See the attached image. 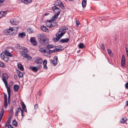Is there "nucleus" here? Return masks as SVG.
<instances>
[{
  "instance_id": "obj_1",
  "label": "nucleus",
  "mask_w": 128,
  "mask_h": 128,
  "mask_svg": "<svg viewBox=\"0 0 128 128\" xmlns=\"http://www.w3.org/2000/svg\"><path fill=\"white\" fill-rule=\"evenodd\" d=\"M52 22L50 21V20H47L46 21V26L50 28H52V26L55 27L58 26V25L57 24V23H54V24H55L56 25H52L51 23Z\"/></svg>"
},
{
  "instance_id": "obj_2",
  "label": "nucleus",
  "mask_w": 128,
  "mask_h": 128,
  "mask_svg": "<svg viewBox=\"0 0 128 128\" xmlns=\"http://www.w3.org/2000/svg\"><path fill=\"white\" fill-rule=\"evenodd\" d=\"M33 59L34 61L37 64H42L43 60L41 58L36 56Z\"/></svg>"
},
{
  "instance_id": "obj_3",
  "label": "nucleus",
  "mask_w": 128,
  "mask_h": 128,
  "mask_svg": "<svg viewBox=\"0 0 128 128\" xmlns=\"http://www.w3.org/2000/svg\"><path fill=\"white\" fill-rule=\"evenodd\" d=\"M46 37H47L45 35L42 34H38L37 36L38 40L39 42Z\"/></svg>"
},
{
  "instance_id": "obj_4",
  "label": "nucleus",
  "mask_w": 128,
  "mask_h": 128,
  "mask_svg": "<svg viewBox=\"0 0 128 128\" xmlns=\"http://www.w3.org/2000/svg\"><path fill=\"white\" fill-rule=\"evenodd\" d=\"M2 80L4 84H7V80L8 78V76L6 73H4L2 75Z\"/></svg>"
},
{
  "instance_id": "obj_5",
  "label": "nucleus",
  "mask_w": 128,
  "mask_h": 128,
  "mask_svg": "<svg viewBox=\"0 0 128 128\" xmlns=\"http://www.w3.org/2000/svg\"><path fill=\"white\" fill-rule=\"evenodd\" d=\"M48 42L49 40L47 37H46L45 38V39L42 41L40 42V43L42 45L44 46H46L48 44Z\"/></svg>"
},
{
  "instance_id": "obj_6",
  "label": "nucleus",
  "mask_w": 128,
  "mask_h": 128,
  "mask_svg": "<svg viewBox=\"0 0 128 128\" xmlns=\"http://www.w3.org/2000/svg\"><path fill=\"white\" fill-rule=\"evenodd\" d=\"M2 53L0 54V57L2 60H3L5 62H8L9 60V57L8 56L5 54H2Z\"/></svg>"
},
{
  "instance_id": "obj_7",
  "label": "nucleus",
  "mask_w": 128,
  "mask_h": 128,
  "mask_svg": "<svg viewBox=\"0 0 128 128\" xmlns=\"http://www.w3.org/2000/svg\"><path fill=\"white\" fill-rule=\"evenodd\" d=\"M59 12H57L54 16H53L50 19V21L52 22L57 19L60 14Z\"/></svg>"
},
{
  "instance_id": "obj_8",
  "label": "nucleus",
  "mask_w": 128,
  "mask_h": 128,
  "mask_svg": "<svg viewBox=\"0 0 128 128\" xmlns=\"http://www.w3.org/2000/svg\"><path fill=\"white\" fill-rule=\"evenodd\" d=\"M52 9L53 11L55 13L60 12L59 14L60 13L61 10L60 8H58L56 6H54L52 8Z\"/></svg>"
},
{
  "instance_id": "obj_9",
  "label": "nucleus",
  "mask_w": 128,
  "mask_h": 128,
  "mask_svg": "<svg viewBox=\"0 0 128 128\" xmlns=\"http://www.w3.org/2000/svg\"><path fill=\"white\" fill-rule=\"evenodd\" d=\"M30 42L32 43L34 46H36L37 44V42H36V39L34 37L31 38L30 39Z\"/></svg>"
},
{
  "instance_id": "obj_10",
  "label": "nucleus",
  "mask_w": 128,
  "mask_h": 128,
  "mask_svg": "<svg viewBox=\"0 0 128 128\" xmlns=\"http://www.w3.org/2000/svg\"><path fill=\"white\" fill-rule=\"evenodd\" d=\"M69 38H65L64 39H62L59 41V42H61L62 43H68L69 41Z\"/></svg>"
},
{
  "instance_id": "obj_11",
  "label": "nucleus",
  "mask_w": 128,
  "mask_h": 128,
  "mask_svg": "<svg viewBox=\"0 0 128 128\" xmlns=\"http://www.w3.org/2000/svg\"><path fill=\"white\" fill-rule=\"evenodd\" d=\"M16 47L17 48H18L19 49H22L23 50H24V51H25V50H26V48L24 46H20V44H16Z\"/></svg>"
},
{
  "instance_id": "obj_12",
  "label": "nucleus",
  "mask_w": 128,
  "mask_h": 128,
  "mask_svg": "<svg viewBox=\"0 0 128 128\" xmlns=\"http://www.w3.org/2000/svg\"><path fill=\"white\" fill-rule=\"evenodd\" d=\"M40 28L44 32H48V29L45 26H40Z\"/></svg>"
},
{
  "instance_id": "obj_13",
  "label": "nucleus",
  "mask_w": 128,
  "mask_h": 128,
  "mask_svg": "<svg viewBox=\"0 0 128 128\" xmlns=\"http://www.w3.org/2000/svg\"><path fill=\"white\" fill-rule=\"evenodd\" d=\"M26 51H24H24H23V52H22V56L26 58H28L30 56H28L27 54L26 53V52H27V49H26V50H25Z\"/></svg>"
},
{
  "instance_id": "obj_14",
  "label": "nucleus",
  "mask_w": 128,
  "mask_h": 128,
  "mask_svg": "<svg viewBox=\"0 0 128 128\" xmlns=\"http://www.w3.org/2000/svg\"><path fill=\"white\" fill-rule=\"evenodd\" d=\"M16 71L18 74V77L19 78H22L23 76V74L18 69H16Z\"/></svg>"
},
{
  "instance_id": "obj_15",
  "label": "nucleus",
  "mask_w": 128,
  "mask_h": 128,
  "mask_svg": "<svg viewBox=\"0 0 128 128\" xmlns=\"http://www.w3.org/2000/svg\"><path fill=\"white\" fill-rule=\"evenodd\" d=\"M18 37L20 38H24L26 36V34L24 32L20 33L18 34Z\"/></svg>"
},
{
  "instance_id": "obj_16",
  "label": "nucleus",
  "mask_w": 128,
  "mask_h": 128,
  "mask_svg": "<svg viewBox=\"0 0 128 128\" xmlns=\"http://www.w3.org/2000/svg\"><path fill=\"white\" fill-rule=\"evenodd\" d=\"M6 11H1L0 12V18H2V17L6 15Z\"/></svg>"
},
{
  "instance_id": "obj_17",
  "label": "nucleus",
  "mask_w": 128,
  "mask_h": 128,
  "mask_svg": "<svg viewBox=\"0 0 128 128\" xmlns=\"http://www.w3.org/2000/svg\"><path fill=\"white\" fill-rule=\"evenodd\" d=\"M32 0H21V1L25 4H30L32 2Z\"/></svg>"
},
{
  "instance_id": "obj_18",
  "label": "nucleus",
  "mask_w": 128,
  "mask_h": 128,
  "mask_svg": "<svg viewBox=\"0 0 128 128\" xmlns=\"http://www.w3.org/2000/svg\"><path fill=\"white\" fill-rule=\"evenodd\" d=\"M22 110V108L20 106L18 108H16L15 109L16 112L15 113V114L16 116H17L18 112H20V111H21Z\"/></svg>"
},
{
  "instance_id": "obj_19",
  "label": "nucleus",
  "mask_w": 128,
  "mask_h": 128,
  "mask_svg": "<svg viewBox=\"0 0 128 128\" xmlns=\"http://www.w3.org/2000/svg\"><path fill=\"white\" fill-rule=\"evenodd\" d=\"M20 86L18 85H15L14 86V90L15 92H16L18 90Z\"/></svg>"
},
{
  "instance_id": "obj_20",
  "label": "nucleus",
  "mask_w": 128,
  "mask_h": 128,
  "mask_svg": "<svg viewBox=\"0 0 128 128\" xmlns=\"http://www.w3.org/2000/svg\"><path fill=\"white\" fill-rule=\"evenodd\" d=\"M10 29H8L7 30H5L4 31V34L7 35H8L10 34H11L10 33Z\"/></svg>"
},
{
  "instance_id": "obj_21",
  "label": "nucleus",
  "mask_w": 128,
  "mask_h": 128,
  "mask_svg": "<svg viewBox=\"0 0 128 128\" xmlns=\"http://www.w3.org/2000/svg\"><path fill=\"white\" fill-rule=\"evenodd\" d=\"M66 32H61L60 34H58L57 33L56 34H57V35H58V36L59 37V38H60L62 37V36L64 35Z\"/></svg>"
},
{
  "instance_id": "obj_22",
  "label": "nucleus",
  "mask_w": 128,
  "mask_h": 128,
  "mask_svg": "<svg viewBox=\"0 0 128 128\" xmlns=\"http://www.w3.org/2000/svg\"><path fill=\"white\" fill-rule=\"evenodd\" d=\"M47 61L46 60H44L43 62V64L44 65V68L46 70H47L48 68L46 66L47 64Z\"/></svg>"
},
{
  "instance_id": "obj_23",
  "label": "nucleus",
  "mask_w": 128,
  "mask_h": 128,
  "mask_svg": "<svg viewBox=\"0 0 128 128\" xmlns=\"http://www.w3.org/2000/svg\"><path fill=\"white\" fill-rule=\"evenodd\" d=\"M31 69L34 72H37L38 71L37 68L35 66L33 67L31 66L30 67Z\"/></svg>"
},
{
  "instance_id": "obj_24",
  "label": "nucleus",
  "mask_w": 128,
  "mask_h": 128,
  "mask_svg": "<svg viewBox=\"0 0 128 128\" xmlns=\"http://www.w3.org/2000/svg\"><path fill=\"white\" fill-rule=\"evenodd\" d=\"M5 86L6 88L7 89V90L8 94H10L11 92V90H10V87H9L7 85V84H5Z\"/></svg>"
},
{
  "instance_id": "obj_25",
  "label": "nucleus",
  "mask_w": 128,
  "mask_h": 128,
  "mask_svg": "<svg viewBox=\"0 0 128 128\" xmlns=\"http://www.w3.org/2000/svg\"><path fill=\"white\" fill-rule=\"evenodd\" d=\"M87 0H82V5L83 8H84L86 6V4Z\"/></svg>"
},
{
  "instance_id": "obj_26",
  "label": "nucleus",
  "mask_w": 128,
  "mask_h": 128,
  "mask_svg": "<svg viewBox=\"0 0 128 128\" xmlns=\"http://www.w3.org/2000/svg\"><path fill=\"white\" fill-rule=\"evenodd\" d=\"M56 36L57 37V38H56L55 37L53 39L54 40V42H57L59 40L60 38H59V37L58 36V35H57V34H56Z\"/></svg>"
},
{
  "instance_id": "obj_27",
  "label": "nucleus",
  "mask_w": 128,
  "mask_h": 128,
  "mask_svg": "<svg viewBox=\"0 0 128 128\" xmlns=\"http://www.w3.org/2000/svg\"><path fill=\"white\" fill-rule=\"evenodd\" d=\"M68 28L67 27H64L60 29L58 32H62L64 30H68Z\"/></svg>"
},
{
  "instance_id": "obj_28",
  "label": "nucleus",
  "mask_w": 128,
  "mask_h": 128,
  "mask_svg": "<svg viewBox=\"0 0 128 128\" xmlns=\"http://www.w3.org/2000/svg\"><path fill=\"white\" fill-rule=\"evenodd\" d=\"M50 63L53 64L54 66H56L57 64V62L54 61V60L51 59L50 60Z\"/></svg>"
},
{
  "instance_id": "obj_29",
  "label": "nucleus",
  "mask_w": 128,
  "mask_h": 128,
  "mask_svg": "<svg viewBox=\"0 0 128 128\" xmlns=\"http://www.w3.org/2000/svg\"><path fill=\"white\" fill-rule=\"evenodd\" d=\"M18 68H20V69L22 71H23L24 70V68L23 66L21 64H19L18 65Z\"/></svg>"
},
{
  "instance_id": "obj_30",
  "label": "nucleus",
  "mask_w": 128,
  "mask_h": 128,
  "mask_svg": "<svg viewBox=\"0 0 128 128\" xmlns=\"http://www.w3.org/2000/svg\"><path fill=\"white\" fill-rule=\"evenodd\" d=\"M60 3H61V1L60 0H57L54 2V4L55 6H58L60 4Z\"/></svg>"
},
{
  "instance_id": "obj_31",
  "label": "nucleus",
  "mask_w": 128,
  "mask_h": 128,
  "mask_svg": "<svg viewBox=\"0 0 128 128\" xmlns=\"http://www.w3.org/2000/svg\"><path fill=\"white\" fill-rule=\"evenodd\" d=\"M125 60H122L121 62V64L122 67H124L125 66Z\"/></svg>"
},
{
  "instance_id": "obj_32",
  "label": "nucleus",
  "mask_w": 128,
  "mask_h": 128,
  "mask_svg": "<svg viewBox=\"0 0 128 128\" xmlns=\"http://www.w3.org/2000/svg\"><path fill=\"white\" fill-rule=\"evenodd\" d=\"M55 47V46L54 45H52V44H48L46 47L48 49H50L54 48Z\"/></svg>"
},
{
  "instance_id": "obj_33",
  "label": "nucleus",
  "mask_w": 128,
  "mask_h": 128,
  "mask_svg": "<svg viewBox=\"0 0 128 128\" xmlns=\"http://www.w3.org/2000/svg\"><path fill=\"white\" fill-rule=\"evenodd\" d=\"M126 121V117L124 118H122L120 120V122L122 123H124Z\"/></svg>"
},
{
  "instance_id": "obj_34",
  "label": "nucleus",
  "mask_w": 128,
  "mask_h": 128,
  "mask_svg": "<svg viewBox=\"0 0 128 128\" xmlns=\"http://www.w3.org/2000/svg\"><path fill=\"white\" fill-rule=\"evenodd\" d=\"M12 124L13 126H17V122L16 120H14L12 122Z\"/></svg>"
},
{
  "instance_id": "obj_35",
  "label": "nucleus",
  "mask_w": 128,
  "mask_h": 128,
  "mask_svg": "<svg viewBox=\"0 0 128 128\" xmlns=\"http://www.w3.org/2000/svg\"><path fill=\"white\" fill-rule=\"evenodd\" d=\"M107 51L110 56H113V53L112 52L111 50L109 49H107Z\"/></svg>"
},
{
  "instance_id": "obj_36",
  "label": "nucleus",
  "mask_w": 128,
  "mask_h": 128,
  "mask_svg": "<svg viewBox=\"0 0 128 128\" xmlns=\"http://www.w3.org/2000/svg\"><path fill=\"white\" fill-rule=\"evenodd\" d=\"M8 106V103L7 100H4V106L5 108H7Z\"/></svg>"
},
{
  "instance_id": "obj_37",
  "label": "nucleus",
  "mask_w": 128,
  "mask_h": 128,
  "mask_svg": "<svg viewBox=\"0 0 128 128\" xmlns=\"http://www.w3.org/2000/svg\"><path fill=\"white\" fill-rule=\"evenodd\" d=\"M79 48L81 49H82L85 47L84 44L82 43H80L79 46Z\"/></svg>"
},
{
  "instance_id": "obj_38",
  "label": "nucleus",
  "mask_w": 128,
  "mask_h": 128,
  "mask_svg": "<svg viewBox=\"0 0 128 128\" xmlns=\"http://www.w3.org/2000/svg\"><path fill=\"white\" fill-rule=\"evenodd\" d=\"M10 53V52H8L7 50H6V52H2L1 53H2V54H5V55H6L8 56V54Z\"/></svg>"
},
{
  "instance_id": "obj_39",
  "label": "nucleus",
  "mask_w": 128,
  "mask_h": 128,
  "mask_svg": "<svg viewBox=\"0 0 128 128\" xmlns=\"http://www.w3.org/2000/svg\"><path fill=\"white\" fill-rule=\"evenodd\" d=\"M18 28L17 27H14V28H9L8 29H10V31L11 32L13 30H16V31L18 30Z\"/></svg>"
},
{
  "instance_id": "obj_40",
  "label": "nucleus",
  "mask_w": 128,
  "mask_h": 128,
  "mask_svg": "<svg viewBox=\"0 0 128 128\" xmlns=\"http://www.w3.org/2000/svg\"><path fill=\"white\" fill-rule=\"evenodd\" d=\"M100 48L102 50H105L104 45L103 43H102L100 44Z\"/></svg>"
},
{
  "instance_id": "obj_41",
  "label": "nucleus",
  "mask_w": 128,
  "mask_h": 128,
  "mask_svg": "<svg viewBox=\"0 0 128 128\" xmlns=\"http://www.w3.org/2000/svg\"><path fill=\"white\" fill-rule=\"evenodd\" d=\"M27 31L29 33L31 34L34 31L31 28H29L28 29Z\"/></svg>"
},
{
  "instance_id": "obj_42",
  "label": "nucleus",
  "mask_w": 128,
  "mask_h": 128,
  "mask_svg": "<svg viewBox=\"0 0 128 128\" xmlns=\"http://www.w3.org/2000/svg\"><path fill=\"white\" fill-rule=\"evenodd\" d=\"M126 50L127 56L128 57V45H126Z\"/></svg>"
},
{
  "instance_id": "obj_43",
  "label": "nucleus",
  "mask_w": 128,
  "mask_h": 128,
  "mask_svg": "<svg viewBox=\"0 0 128 128\" xmlns=\"http://www.w3.org/2000/svg\"><path fill=\"white\" fill-rule=\"evenodd\" d=\"M60 3V4L58 6H60V7H61L63 9H64V7L62 2H61V3Z\"/></svg>"
},
{
  "instance_id": "obj_44",
  "label": "nucleus",
  "mask_w": 128,
  "mask_h": 128,
  "mask_svg": "<svg viewBox=\"0 0 128 128\" xmlns=\"http://www.w3.org/2000/svg\"><path fill=\"white\" fill-rule=\"evenodd\" d=\"M8 103L9 104L10 103V94H8Z\"/></svg>"
},
{
  "instance_id": "obj_45",
  "label": "nucleus",
  "mask_w": 128,
  "mask_h": 128,
  "mask_svg": "<svg viewBox=\"0 0 128 128\" xmlns=\"http://www.w3.org/2000/svg\"><path fill=\"white\" fill-rule=\"evenodd\" d=\"M55 48L56 49V52H58L61 51L63 50V49H60V48H58L56 47H55Z\"/></svg>"
},
{
  "instance_id": "obj_46",
  "label": "nucleus",
  "mask_w": 128,
  "mask_h": 128,
  "mask_svg": "<svg viewBox=\"0 0 128 128\" xmlns=\"http://www.w3.org/2000/svg\"><path fill=\"white\" fill-rule=\"evenodd\" d=\"M0 66L2 68L5 67V66L4 63L1 61H0Z\"/></svg>"
},
{
  "instance_id": "obj_47",
  "label": "nucleus",
  "mask_w": 128,
  "mask_h": 128,
  "mask_svg": "<svg viewBox=\"0 0 128 128\" xmlns=\"http://www.w3.org/2000/svg\"><path fill=\"white\" fill-rule=\"evenodd\" d=\"M21 106H22V109L25 108H26V106L23 102H22L21 104Z\"/></svg>"
},
{
  "instance_id": "obj_48",
  "label": "nucleus",
  "mask_w": 128,
  "mask_h": 128,
  "mask_svg": "<svg viewBox=\"0 0 128 128\" xmlns=\"http://www.w3.org/2000/svg\"><path fill=\"white\" fill-rule=\"evenodd\" d=\"M11 23L12 24H16L15 22L14 21L13 19H10V20Z\"/></svg>"
},
{
  "instance_id": "obj_49",
  "label": "nucleus",
  "mask_w": 128,
  "mask_h": 128,
  "mask_svg": "<svg viewBox=\"0 0 128 128\" xmlns=\"http://www.w3.org/2000/svg\"><path fill=\"white\" fill-rule=\"evenodd\" d=\"M4 100H7V96L6 94L4 93Z\"/></svg>"
},
{
  "instance_id": "obj_50",
  "label": "nucleus",
  "mask_w": 128,
  "mask_h": 128,
  "mask_svg": "<svg viewBox=\"0 0 128 128\" xmlns=\"http://www.w3.org/2000/svg\"><path fill=\"white\" fill-rule=\"evenodd\" d=\"M13 108L10 109V115H12V114H13Z\"/></svg>"
},
{
  "instance_id": "obj_51",
  "label": "nucleus",
  "mask_w": 128,
  "mask_h": 128,
  "mask_svg": "<svg viewBox=\"0 0 128 128\" xmlns=\"http://www.w3.org/2000/svg\"><path fill=\"white\" fill-rule=\"evenodd\" d=\"M4 109L3 108H2L1 110L0 114H2L4 115Z\"/></svg>"
},
{
  "instance_id": "obj_52",
  "label": "nucleus",
  "mask_w": 128,
  "mask_h": 128,
  "mask_svg": "<svg viewBox=\"0 0 128 128\" xmlns=\"http://www.w3.org/2000/svg\"><path fill=\"white\" fill-rule=\"evenodd\" d=\"M44 48H40V52H41L42 53H43L44 52H43V50L44 49Z\"/></svg>"
},
{
  "instance_id": "obj_53",
  "label": "nucleus",
  "mask_w": 128,
  "mask_h": 128,
  "mask_svg": "<svg viewBox=\"0 0 128 128\" xmlns=\"http://www.w3.org/2000/svg\"><path fill=\"white\" fill-rule=\"evenodd\" d=\"M53 59L54 60H56L55 61H56L57 62L58 57L56 56H54L53 57Z\"/></svg>"
},
{
  "instance_id": "obj_54",
  "label": "nucleus",
  "mask_w": 128,
  "mask_h": 128,
  "mask_svg": "<svg viewBox=\"0 0 128 128\" xmlns=\"http://www.w3.org/2000/svg\"><path fill=\"white\" fill-rule=\"evenodd\" d=\"M34 108L37 109L38 108V104H36L34 106Z\"/></svg>"
},
{
  "instance_id": "obj_55",
  "label": "nucleus",
  "mask_w": 128,
  "mask_h": 128,
  "mask_svg": "<svg viewBox=\"0 0 128 128\" xmlns=\"http://www.w3.org/2000/svg\"><path fill=\"white\" fill-rule=\"evenodd\" d=\"M21 115L22 116H23L24 115V112L23 110H22L21 111Z\"/></svg>"
},
{
  "instance_id": "obj_56",
  "label": "nucleus",
  "mask_w": 128,
  "mask_h": 128,
  "mask_svg": "<svg viewBox=\"0 0 128 128\" xmlns=\"http://www.w3.org/2000/svg\"><path fill=\"white\" fill-rule=\"evenodd\" d=\"M76 26H79V24H80V23L78 21V20H76Z\"/></svg>"
},
{
  "instance_id": "obj_57",
  "label": "nucleus",
  "mask_w": 128,
  "mask_h": 128,
  "mask_svg": "<svg viewBox=\"0 0 128 128\" xmlns=\"http://www.w3.org/2000/svg\"><path fill=\"white\" fill-rule=\"evenodd\" d=\"M125 86L126 89H128V82H126V84Z\"/></svg>"
},
{
  "instance_id": "obj_58",
  "label": "nucleus",
  "mask_w": 128,
  "mask_h": 128,
  "mask_svg": "<svg viewBox=\"0 0 128 128\" xmlns=\"http://www.w3.org/2000/svg\"><path fill=\"white\" fill-rule=\"evenodd\" d=\"M50 52L51 53H53L54 52L53 51V50H50V51H49L48 52V54H50Z\"/></svg>"
},
{
  "instance_id": "obj_59",
  "label": "nucleus",
  "mask_w": 128,
  "mask_h": 128,
  "mask_svg": "<svg viewBox=\"0 0 128 128\" xmlns=\"http://www.w3.org/2000/svg\"><path fill=\"white\" fill-rule=\"evenodd\" d=\"M7 127L8 128H14V127L11 125L10 124H8V125Z\"/></svg>"
},
{
  "instance_id": "obj_60",
  "label": "nucleus",
  "mask_w": 128,
  "mask_h": 128,
  "mask_svg": "<svg viewBox=\"0 0 128 128\" xmlns=\"http://www.w3.org/2000/svg\"><path fill=\"white\" fill-rule=\"evenodd\" d=\"M10 116L9 117L8 120H10L11 121V118L12 116V115H10Z\"/></svg>"
},
{
  "instance_id": "obj_61",
  "label": "nucleus",
  "mask_w": 128,
  "mask_h": 128,
  "mask_svg": "<svg viewBox=\"0 0 128 128\" xmlns=\"http://www.w3.org/2000/svg\"><path fill=\"white\" fill-rule=\"evenodd\" d=\"M10 120H8H8L6 122V123H7V124H10Z\"/></svg>"
},
{
  "instance_id": "obj_62",
  "label": "nucleus",
  "mask_w": 128,
  "mask_h": 128,
  "mask_svg": "<svg viewBox=\"0 0 128 128\" xmlns=\"http://www.w3.org/2000/svg\"><path fill=\"white\" fill-rule=\"evenodd\" d=\"M12 103L14 105H15L16 104V101L14 100L12 101Z\"/></svg>"
},
{
  "instance_id": "obj_63",
  "label": "nucleus",
  "mask_w": 128,
  "mask_h": 128,
  "mask_svg": "<svg viewBox=\"0 0 128 128\" xmlns=\"http://www.w3.org/2000/svg\"><path fill=\"white\" fill-rule=\"evenodd\" d=\"M8 56H9L10 57H12V55L11 54H10V53L9 54H8Z\"/></svg>"
},
{
  "instance_id": "obj_64",
  "label": "nucleus",
  "mask_w": 128,
  "mask_h": 128,
  "mask_svg": "<svg viewBox=\"0 0 128 128\" xmlns=\"http://www.w3.org/2000/svg\"><path fill=\"white\" fill-rule=\"evenodd\" d=\"M46 48H44V49L43 50L44 52H43V53H46Z\"/></svg>"
}]
</instances>
